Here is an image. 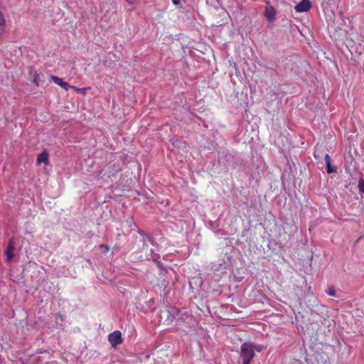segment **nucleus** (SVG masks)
<instances>
[{"instance_id":"obj_1","label":"nucleus","mask_w":364,"mask_h":364,"mask_svg":"<svg viewBox=\"0 0 364 364\" xmlns=\"http://www.w3.org/2000/svg\"><path fill=\"white\" fill-rule=\"evenodd\" d=\"M240 355L243 361L250 363L255 355L254 345L251 343H244L241 346Z\"/></svg>"},{"instance_id":"obj_2","label":"nucleus","mask_w":364,"mask_h":364,"mask_svg":"<svg viewBox=\"0 0 364 364\" xmlns=\"http://www.w3.org/2000/svg\"><path fill=\"white\" fill-rule=\"evenodd\" d=\"M108 341L111 346L114 348H115L117 345L121 344L123 342L121 332L117 330L109 334Z\"/></svg>"},{"instance_id":"obj_3","label":"nucleus","mask_w":364,"mask_h":364,"mask_svg":"<svg viewBox=\"0 0 364 364\" xmlns=\"http://www.w3.org/2000/svg\"><path fill=\"white\" fill-rule=\"evenodd\" d=\"M311 7V3L310 0H301L295 6V10L297 12H306L309 11Z\"/></svg>"},{"instance_id":"obj_4","label":"nucleus","mask_w":364,"mask_h":364,"mask_svg":"<svg viewBox=\"0 0 364 364\" xmlns=\"http://www.w3.org/2000/svg\"><path fill=\"white\" fill-rule=\"evenodd\" d=\"M14 238H11L5 250V255H6L8 262H10L14 257Z\"/></svg>"},{"instance_id":"obj_5","label":"nucleus","mask_w":364,"mask_h":364,"mask_svg":"<svg viewBox=\"0 0 364 364\" xmlns=\"http://www.w3.org/2000/svg\"><path fill=\"white\" fill-rule=\"evenodd\" d=\"M275 10L273 6H267L265 9L264 15L269 21H273L275 18Z\"/></svg>"},{"instance_id":"obj_6","label":"nucleus","mask_w":364,"mask_h":364,"mask_svg":"<svg viewBox=\"0 0 364 364\" xmlns=\"http://www.w3.org/2000/svg\"><path fill=\"white\" fill-rule=\"evenodd\" d=\"M37 163L40 164L41 163H44L46 164H48V154L46 151H42L37 158Z\"/></svg>"},{"instance_id":"obj_7","label":"nucleus","mask_w":364,"mask_h":364,"mask_svg":"<svg viewBox=\"0 0 364 364\" xmlns=\"http://www.w3.org/2000/svg\"><path fill=\"white\" fill-rule=\"evenodd\" d=\"M325 162L326 164L327 173H332L336 171V169L331 166V159L328 154L325 155Z\"/></svg>"},{"instance_id":"obj_8","label":"nucleus","mask_w":364,"mask_h":364,"mask_svg":"<svg viewBox=\"0 0 364 364\" xmlns=\"http://www.w3.org/2000/svg\"><path fill=\"white\" fill-rule=\"evenodd\" d=\"M0 34L4 33L6 27V20L3 13L0 11Z\"/></svg>"},{"instance_id":"obj_9","label":"nucleus","mask_w":364,"mask_h":364,"mask_svg":"<svg viewBox=\"0 0 364 364\" xmlns=\"http://www.w3.org/2000/svg\"><path fill=\"white\" fill-rule=\"evenodd\" d=\"M50 78L53 82H55L56 85H59L60 87H61L64 82V81L63 80L62 78L57 77V76L52 75L50 77Z\"/></svg>"},{"instance_id":"obj_10","label":"nucleus","mask_w":364,"mask_h":364,"mask_svg":"<svg viewBox=\"0 0 364 364\" xmlns=\"http://www.w3.org/2000/svg\"><path fill=\"white\" fill-rule=\"evenodd\" d=\"M72 89L77 93H82L83 95H85L87 90H88L89 88L88 87L78 88L77 87L73 86Z\"/></svg>"},{"instance_id":"obj_11","label":"nucleus","mask_w":364,"mask_h":364,"mask_svg":"<svg viewBox=\"0 0 364 364\" xmlns=\"http://www.w3.org/2000/svg\"><path fill=\"white\" fill-rule=\"evenodd\" d=\"M358 188L361 192L364 193V180L363 179H360L359 181Z\"/></svg>"},{"instance_id":"obj_12","label":"nucleus","mask_w":364,"mask_h":364,"mask_svg":"<svg viewBox=\"0 0 364 364\" xmlns=\"http://www.w3.org/2000/svg\"><path fill=\"white\" fill-rule=\"evenodd\" d=\"M38 79H39L38 74L37 73L36 71H35L34 75H33V82L36 84V86H38V85H39Z\"/></svg>"},{"instance_id":"obj_13","label":"nucleus","mask_w":364,"mask_h":364,"mask_svg":"<svg viewBox=\"0 0 364 364\" xmlns=\"http://www.w3.org/2000/svg\"><path fill=\"white\" fill-rule=\"evenodd\" d=\"M72 85H70L67 82H64L62 85L61 87L65 90L66 91L69 89H72Z\"/></svg>"},{"instance_id":"obj_14","label":"nucleus","mask_w":364,"mask_h":364,"mask_svg":"<svg viewBox=\"0 0 364 364\" xmlns=\"http://www.w3.org/2000/svg\"><path fill=\"white\" fill-rule=\"evenodd\" d=\"M99 247H100V248H103L104 249V250H105L104 252L105 253H107L109 252V247L107 245H100Z\"/></svg>"},{"instance_id":"obj_15","label":"nucleus","mask_w":364,"mask_h":364,"mask_svg":"<svg viewBox=\"0 0 364 364\" xmlns=\"http://www.w3.org/2000/svg\"><path fill=\"white\" fill-rule=\"evenodd\" d=\"M327 294H328L329 296H335V294H336V291H335V290H334L333 288H331V289H329L327 291Z\"/></svg>"},{"instance_id":"obj_16","label":"nucleus","mask_w":364,"mask_h":364,"mask_svg":"<svg viewBox=\"0 0 364 364\" xmlns=\"http://www.w3.org/2000/svg\"><path fill=\"white\" fill-rule=\"evenodd\" d=\"M161 313L167 315L168 316H171L170 311L167 309L162 311Z\"/></svg>"},{"instance_id":"obj_17","label":"nucleus","mask_w":364,"mask_h":364,"mask_svg":"<svg viewBox=\"0 0 364 364\" xmlns=\"http://www.w3.org/2000/svg\"><path fill=\"white\" fill-rule=\"evenodd\" d=\"M172 2L175 5H179L181 4V0H172Z\"/></svg>"},{"instance_id":"obj_18","label":"nucleus","mask_w":364,"mask_h":364,"mask_svg":"<svg viewBox=\"0 0 364 364\" xmlns=\"http://www.w3.org/2000/svg\"><path fill=\"white\" fill-rule=\"evenodd\" d=\"M126 1L131 5H133L135 3V0H126Z\"/></svg>"},{"instance_id":"obj_19","label":"nucleus","mask_w":364,"mask_h":364,"mask_svg":"<svg viewBox=\"0 0 364 364\" xmlns=\"http://www.w3.org/2000/svg\"><path fill=\"white\" fill-rule=\"evenodd\" d=\"M114 250H119V246L118 245H115L113 247Z\"/></svg>"},{"instance_id":"obj_20","label":"nucleus","mask_w":364,"mask_h":364,"mask_svg":"<svg viewBox=\"0 0 364 364\" xmlns=\"http://www.w3.org/2000/svg\"><path fill=\"white\" fill-rule=\"evenodd\" d=\"M242 364H250V363H247V362H245L243 361V363Z\"/></svg>"}]
</instances>
